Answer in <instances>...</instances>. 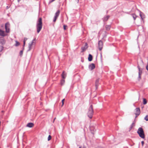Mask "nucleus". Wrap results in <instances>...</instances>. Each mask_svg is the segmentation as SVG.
Returning a JSON list of instances; mask_svg holds the SVG:
<instances>
[{
	"mask_svg": "<svg viewBox=\"0 0 148 148\" xmlns=\"http://www.w3.org/2000/svg\"><path fill=\"white\" fill-rule=\"evenodd\" d=\"M42 26V18L41 17L38 18L37 21L36 27L37 29V32L38 33L41 30Z\"/></svg>",
	"mask_w": 148,
	"mask_h": 148,
	"instance_id": "1",
	"label": "nucleus"
},
{
	"mask_svg": "<svg viewBox=\"0 0 148 148\" xmlns=\"http://www.w3.org/2000/svg\"><path fill=\"white\" fill-rule=\"evenodd\" d=\"M137 133L140 138L143 139L145 138L144 132L142 127H140L139 128L137 131Z\"/></svg>",
	"mask_w": 148,
	"mask_h": 148,
	"instance_id": "2",
	"label": "nucleus"
},
{
	"mask_svg": "<svg viewBox=\"0 0 148 148\" xmlns=\"http://www.w3.org/2000/svg\"><path fill=\"white\" fill-rule=\"evenodd\" d=\"M93 114V110L92 105H91L88 109V111L87 113L88 116L90 118L92 119Z\"/></svg>",
	"mask_w": 148,
	"mask_h": 148,
	"instance_id": "3",
	"label": "nucleus"
},
{
	"mask_svg": "<svg viewBox=\"0 0 148 148\" xmlns=\"http://www.w3.org/2000/svg\"><path fill=\"white\" fill-rule=\"evenodd\" d=\"M10 24L8 22L6 23L5 24V32L7 33H8L10 32V29L9 28Z\"/></svg>",
	"mask_w": 148,
	"mask_h": 148,
	"instance_id": "4",
	"label": "nucleus"
},
{
	"mask_svg": "<svg viewBox=\"0 0 148 148\" xmlns=\"http://www.w3.org/2000/svg\"><path fill=\"white\" fill-rule=\"evenodd\" d=\"M60 10H58L55 13V16L53 19V22H55L56 21L60 13Z\"/></svg>",
	"mask_w": 148,
	"mask_h": 148,
	"instance_id": "5",
	"label": "nucleus"
},
{
	"mask_svg": "<svg viewBox=\"0 0 148 148\" xmlns=\"http://www.w3.org/2000/svg\"><path fill=\"white\" fill-rule=\"evenodd\" d=\"M103 45V42L102 40H99L98 42V48L100 51H101L102 49Z\"/></svg>",
	"mask_w": 148,
	"mask_h": 148,
	"instance_id": "6",
	"label": "nucleus"
},
{
	"mask_svg": "<svg viewBox=\"0 0 148 148\" xmlns=\"http://www.w3.org/2000/svg\"><path fill=\"white\" fill-rule=\"evenodd\" d=\"M6 40L3 37H0V44L3 45L5 44Z\"/></svg>",
	"mask_w": 148,
	"mask_h": 148,
	"instance_id": "7",
	"label": "nucleus"
},
{
	"mask_svg": "<svg viewBox=\"0 0 148 148\" xmlns=\"http://www.w3.org/2000/svg\"><path fill=\"white\" fill-rule=\"evenodd\" d=\"M136 112L135 113L136 116V117L138 116L139 115L140 113V109L139 108H136L135 109Z\"/></svg>",
	"mask_w": 148,
	"mask_h": 148,
	"instance_id": "8",
	"label": "nucleus"
},
{
	"mask_svg": "<svg viewBox=\"0 0 148 148\" xmlns=\"http://www.w3.org/2000/svg\"><path fill=\"white\" fill-rule=\"evenodd\" d=\"M95 65L94 63L91 64H89L88 66V68L90 70H92L94 69L95 68Z\"/></svg>",
	"mask_w": 148,
	"mask_h": 148,
	"instance_id": "9",
	"label": "nucleus"
},
{
	"mask_svg": "<svg viewBox=\"0 0 148 148\" xmlns=\"http://www.w3.org/2000/svg\"><path fill=\"white\" fill-rule=\"evenodd\" d=\"M7 34L5 33V32L0 29V36L3 37H4L7 36Z\"/></svg>",
	"mask_w": 148,
	"mask_h": 148,
	"instance_id": "10",
	"label": "nucleus"
},
{
	"mask_svg": "<svg viewBox=\"0 0 148 148\" xmlns=\"http://www.w3.org/2000/svg\"><path fill=\"white\" fill-rule=\"evenodd\" d=\"M110 17L109 15L105 16L102 18V20L104 22L108 20Z\"/></svg>",
	"mask_w": 148,
	"mask_h": 148,
	"instance_id": "11",
	"label": "nucleus"
},
{
	"mask_svg": "<svg viewBox=\"0 0 148 148\" xmlns=\"http://www.w3.org/2000/svg\"><path fill=\"white\" fill-rule=\"evenodd\" d=\"M33 43L34 42H33V41H32L31 43H29L28 46L29 49L28 50H27V51H29L31 50L32 46L33 45Z\"/></svg>",
	"mask_w": 148,
	"mask_h": 148,
	"instance_id": "12",
	"label": "nucleus"
},
{
	"mask_svg": "<svg viewBox=\"0 0 148 148\" xmlns=\"http://www.w3.org/2000/svg\"><path fill=\"white\" fill-rule=\"evenodd\" d=\"M99 78H98L96 80L95 83V86L96 87V89H97L98 88L99 84Z\"/></svg>",
	"mask_w": 148,
	"mask_h": 148,
	"instance_id": "13",
	"label": "nucleus"
},
{
	"mask_svg": "<svg viewBox=\"0 0 148 148\" xmlns=\"http://www.w3.org/2000/svg\"><path fill=\"white\" fill-rule=\"evenodd\" d=\"M34 125V124L32 123H28L27 125V126L29 127H32Z\"/></svg>",
	"mask_w": 148,
	"mask_h": 148,
	"instance_id": "14",
	"label": "nucleus"
},
{
	"mask_svg": "<svg viewBox=\"0 0 148 148\" xmlns=\"http://www.w3.org/2000/svg\"><path fill=\"white\" fill-rule=\"evenodd\" d=\"M92 56L91 54H89L88 58V60L89 61H91L92 60Z\"/></svg>",
	"mask_w": 148,
	"mask_h": 148,
	"instance_id": "15",
	"label": "nucleus"
},
{
	"mask_svg": "<svg viewBox=\"0 0 148 148\" xmlns=\"http://www.w3.org/2000/svg\"><path fill=\"white\" fill-rule=\"evenodd\" d=\"M140 16L141 19L143 20V18L145 17V15L143 14V13L141 11H140Z\"/></svg>",
	"mask_w": 148,
	"mask_h": 148,
	"instance_id": "16",
	"label": "nucleus"
},
{
	"mask_svg": "<svg viewBox=\"0 0 148 148\" xmlns=\"http://www.w3.org/2000/svg\"><path fill=\"white\" fill-rule=\"evenodd\" d=\"M66 74L65 73L64 71H63L62 74H61V76L62 77V78L63 79H65L66 77Z\"/></svg>",
	"mask_w": 148,
	"mask_h": 148,
	"instance_id": "17",
	"label": "nucleus"
},
{
	"mask_svg": "<svg viewBox=\"0 0 148 148\" xmlns=\"http://www.w3.org/2000/svg\"><path fill=\"white\" fill-rule=\"evenodd\" d=\"M106 29L107 31H109L110 30L111 26L110 25H106L105 26Z\"/></svg>",
	"mask_w": 148,
	"mask_h": 148,
	"instance_id": "18",
	"label": "nucleus"
},
{
	"mask_svg": "<svg viewBox=\"0 0 148 148\" xmlns=\"http://www.w3.org/2000/svg\"><path fill=\"white\" fill-rule=\"evenodd\" d=\"M137 68L138 70V73H140V74H142V70H140V67L138 65L137 66Z\"/></svg>",
	"mask_w": 148,
	"mask_h": 148,
	"instance_id": "19",
	"label": "nucleus"
},
{
	"mask_svg": "<svg viewBox=\"0 0 148 148\" xmlns=\"http://www.w3.org/2000/svg\"><path fill=\"white\" fill-rule=\"evenodd\" d=\"M137 68L138 70V73H140V74H142V70H140V67L138 65L137 66Z\"/></svg>",
	"mask_w": 148,
	"mask_h": 148,
	"instance_id": "20",
	"label": "nucleus"
},
{
	"mask_svg": "<svg viewBox=\"0 0 148 148\" xmlns=\"http://www.w3.org/2000/svg\"><path fill=\"white\" fill-rule=\"evenodd\" d=\"M65 82V80L64 79H62L60 81V84L62 86L63 85Z\"/></svg>",
	"mask_w": 148,
	"mask_h": 148,
	"instance_id": "21",
	"label": "nucleus"
},
{
	"mask_svg": "<svg viewBox=\"0 0 148 148\" xmlns=\"http://www.w3.org/2000/svg\"><path fill=\"white\" fill-rule=\"evenodd\" d=\"M147 100L145 99L144 98L143 100V103L144 105H145L147 103Z\"/></svg>",
	"mask_w": 148,
	"mask_h": 148,
	"instance_id": "22",
	"label": "nucleus"
},
{
	"mask_svg": "<svg viewBox=\"0 0 148 148\" xmlns=\"http://www.w3.org/2000/svg\"><path fill=\"white\" fill-rule=\"evenodd\" d=\"M132 17L134 19V20H135L136 17H137V16L135 14H132Z\"/></svg>",
	"mask_w": 148,
	"mask_h": 148,
	"instance_id": "23",
	"label": "nucleus"
},
{
	"mask_svg": "<svg viewBox=\"0 0 148 148\" xmlns=\"http://www.w3.org/2000/svg\"><path fill=\"white\" fill-rule=\"evenodd\" d=\"M4 47L2 45H0V52L2 51L3 50Z\"/></svg>",
	"mask_w": 148,
	"mask_h": 148,
	"instance_id": "24",
	"label": "nucleus"
},
{
	"mask_svg": "<svg viewBox=\"0 0 148 148\" xmlns=\"http://www.w3.org/2000/svg\"><path fill=\"white\" fill-rule=\"evenodd\" d=\"M27 38H25L23 40V47L25 46L26 41L27 40Z\"/></svg>",
	"mask_w": 148,
	"mask_h": 148,
	"instance_id": "25",
	"label": "nucleus"
},
{
	"mask_svg": "<svg viewBox=\"0 0 148 148\" xmlns=\"http://www.w3.org/2000/svg\"><path fill=\"white\" fill-rule=\"evenodd\" d=\"M87 48V47H86L85 46L82 47V51H85Z\"/></svg>",
	"mask_w": 148,
	"mask_h": 148,
	"instance_id": "26",
	"label": "nucleus"
},
{
	"mask_svg": "<svg viewBox=\"0 0 148 148\" xmlns=\"http://www.w3.org/2000/svg\"><path fill=\"white\" fill-rule=\"evenodd\" d=\"M15 42H16V44H15V46H16L17 47V46H18V45H19L20 43H19V42H18L17 41H16Z\"/></svg>",
	"mask_w": 148,
	"mask_h": 148,
	"instance_id": "27",
	"label": "nucleus"
},
{
	"mask_svg": "<svg viewBox=\"0 0 148 148\" xmlns=\"http://www.w3.org/2000/svg\"><path fill=\"white\" fill-rule=\"evenodd\" d=\"M141 75L142 74H140V73H138V80L139 81L140 79H141Z\"/></svg>",
	"mask_w": 148,
	"mask_h": 148,
	"instance_id": "28",
	"label": "nucleus"
},
{
	"mask_svg": "<svg viewBox=\"0 0 148 148\" xmlns=\"http://www.w3.org/2000/svg\"><path fill=\"white\" fill-rule=\"evenodd\" d=\"M23 50H22L20 51L19 55L21 56H22L23 55Z\"/></svg>",
	"mask_w": 148,
	"mask_h": 148,
	"instance_id": "29",
	"label": "nucleus"
},
{
	"mask_svg": "<svg viewBox=\"0 0 148 148\" xmlns=\"http://www.w3.org/2000/svg\"><path fill=\"white\" fill-rule=\"evenodd\" d=\"M144 119L146 121H148V115L146 116L144 118Z\"/></svg>",
	"mask_w": 148,
	"mask_h": 148,
	"instance_id": "30",
	"label": "nucleus"
},
{
	"mask_svg": "<svg viewBox=\"0 0 148 148\" xmlns=\"http://www.w3.org/2000/svg\"><path fill=\"white\" fill-rule=\"evenodd\" d=\"M51 135H49L48 137V140L49 141L51 139Z\"/></svg>",
	"mask_w": 148,
	"mask_h": 148,
	"instance_id": "31",
	"label": "nucleus"
},
{
	"mask_svg": "<svg viewBox=\"0 0 148 148\" xmlns=\"http://www.w3.org/2000/svg\"><path fill=\"white\" fill-rule=\"evenodd\" d=\"M64 100H65V99H64L62 101V106H61L62 107L63 106V105L64 104Z\"/></svg>",
	"mask_w": 148,
	"mask_h": 148,
	"instance_id": "32",
	"label": "nucleus"
},
{
	"mask_svg": "<svg viewBox=\"0 0 148 148\" xmlns=\"http://www.w3.org/2000/svg\"><path fill=\"white\" fill-rule=\"evenodd\" d=\"M67 27V26L66 25H63V28L64 30H66V27Z\"/></svg>",
	"mask_w": 148,
	"mask_h": 148,
	"instance_id": "33",
	"label": "nucleus"
},
{
	"mask_svg": "<svg viewBox=\"0 0 148 148\" xmlns=\"http://www.w3.org/2000/svg\"><path fill=\"white\" fill-rule=\"evenodd\" d=\"M141 144L142 146H143L144 144V142L143 141L141 142Z\"/></svg>",
	"mask_w": 148,
	"mask_h": 148,
	"instance_id": "34",
	"label": "nucleus"
},
{
	"mask_svg": "<svg viewBox=\"0 0 148 148\" xmlns=\"http://www.w3.org/2000/svg\"><path fill=\"white\" fill-rule=\"evenodd\" d=\"M134 123L133 122L132 123V124L131 125V126H133V127L134 126Z\"/></svg>",
	"mask_w": 148,
	"mask_h": 148,
	"instance_id": "35",
	"label": "nucleus"
},
{
	"mask_svg": "<svg viewBox=\"0 0 148 148\" xmlns=\"http://www.w3.org/2000/svg\"><path fill=\"white\" fill-rule=\"evenodd\" d=\"M146 69L148 71V65H147L146 66Z\"/></svg>",
	"mask_w": 148,
	"mask_h": 148,
	"instance_id": "36",
	"label": "nucleus"
},
{
	"mask_svg": "<svg viewBox=\"0 0 148 148\" xmlns=\"http://www.w3.org/2000/svg\"><path fill=\"white\" fill-rule=\"evenodd\" d=\"M10 8V7H9L8 6H7L6 7V9H8L9 8Z\"/></svg>",
	"mask_w": 148,
	"mask_h": 148,
	"instance_id": "37",
	"label": "nucleus"
},
{
	"mask_svg": "<svg viewBox=\"0 0 148 148\" xmlns=\"http://www.w3.org/2000/svg\"><path fill=\"white\" fill-rule=\"evenodd\" d=\"M54 1L53 0H52L49 1V3H51Z\"/></svg>",
	"mask_w": 148,
	"mask_h": 148,
	"instance_id": "38",
	"label": "nucleus"
},
{
	"mask_svg": "<svg viewBox=\"0 0 148 148\" xmlns=\"http://www.w3.org/2000/svg\"><path fill=\"white\" fill-rule=\"evenodd\" d=\"M132 127H133V126H130V130H131L132 129Z\"/></svg>",
	"mask_w": 148,
	"mask_h": 148,
	"instance_id": "39",
	"label": "nucleus"
},
{
	"mask_svg": "<svg viewBox=\"0 0 148 148\" xmlns=\"http://www.w3.org/2000/svg\"><path fill=\"white\" fill-rule=\"evenodd\" d=\"M85 47H86V46H87L88 45V44H87V43H85Z\"/></svg>",
	"mask_w": 148,
	"mask_h": 148,
	"instance_id": "40",
	"label": "nucleus"
},
{
	"mask_svg": "<svg viewBox=\"0 0 148 148\" xmlns=\"http://www.w3.org/2000/svg\"><path fill=\"white\" fill-rule=\"evenodd\" d=\"M24 47H23H23H22V50L23 51L24 50Z\"/></svg>",
	"mask_w": 148,
	"mask_h": 148,
	"instance_id": "41",
	"label": "nucleus"
},
{
	"mask_svg": "<svg viewBox=\"0 0 148 148\" xmlns=\"http://www.w3.org/2000/svg\"><path fill=\"white\" fill-rule=\"evenodd\" d=\"M35 40H36V38H35L34 39H33V40H32V41H33V42H34V41Z\"/></svg>",
	"mask_w": 148,
	"mask_h": 148,
	"instance_id": "42",
	"label": "nucleus"
},
{
	"mask_svg": "<svg viewBox=\"0 0 148 148\" xmlns=\"http://www.w3.org/2000/svg\"><path fill=\"white\" fill-rule=\"evenodd\" d=\"M79 148H84V147H79Z\"/></svg>",
	"mask_w": 148,
	"mask_h": 148,
	"instance_id": "43",
	"label": "nucleus"
},
{
	"mask_svg": "<svg viewBox=\"0 0 148 148\" xmlns=\"http://www.w3.org/2000/svg\"><path fill=\"white\" fill-rule=\"evenodd\" d=\"M101 56V58H102V54H101V56Z\"/></svg>",
	"mask_w": 148,
	"mask_h": 148,
	"instance_id": "44",
	"label": "nucleus"
},
{
	"mask_svg": "<svg viewBox=\"0 0 148 148\" xmlns=\"http://www.w3.org/2000/svg\"><path fill=\"white\" fill-rule=\"evenodd\" d=\"M20 0H17V1L18 2H19Z\"/></svg>",
	"mask_w": 148,
	"mask_h": 148,
	"instance_id": "45",
	"label": "nucleus"
},
{
	"mask_svg": "<svg viewBox=\"0 0 148 148\" xmlns=\"http://www.w3.org/2000/svg\"><path fill=\"white\" fill-rule=\"evenodd\" d=\"M77 3H78L79 1V0H77Z\"/></svg>",
	"mask_w": 148,
	"mask_h": 148,
	"instance_id": "46",
	"label": "nucleus"
},
{
	"mask_svg": "<svg viewBox=\"0 0 148 148\" xmlns=\"http://www.w3.org/2000/svg\"><path fill=\"white\" fill-rule=\"evenodd\" d=\"M81 61H82V62H83V60H82Z\"/></svg>",
	"mask_w": 148,
	"mask_h": 148,
	"instance_id": "47",
	"label": "nucleus"
}]
</instances>
